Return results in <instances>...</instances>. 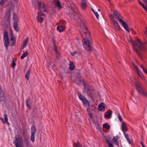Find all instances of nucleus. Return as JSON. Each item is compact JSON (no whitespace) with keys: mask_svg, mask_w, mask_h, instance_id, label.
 Masks as SVG:
<instances>
[{"mask_svg":"<svg viewBox=\"0 0 147 147\" xmlns=\"http://www.w3.org/2000/svg\"><path fill=\"white\" fill-rule=\"evenodd\" d=\"M7 0H1L0 1V5L1 6H3Z\"/></svg>","mask_w":147,"mask_h":147,"instance_id":"obj_33","label":"nucleus"},{"mask_svg":"<svg viewBox=\"0 0 147 147\" xmlns=\"http://www.w3.org/2000/svg\"><path fill=\"white\" fill-rule=\"evenodd\" d=\"M78 97L79 99L82 101L84 99L86 98L85 96H83V95L81 94H78Z\"/></svg>","mask_w":147,"mask_h":147,"instance_id":"obj_30","label":"nucleus"},{"mask_svg":"<svg viewBox=\"0 0 147 147\" xmlns=\"http://www.w3.org/2000/svg\"><path fill=\"white\" fill-rule=\"evenodd\" d=\"M109 18H110V19H111V20L112 22L113 21V20H115L114 19L113 16L111 15L109 16Z\"/></svg>","mask_w":147,"mask_h":147,"instance_id":"obj_41","label":"nucleus"},{"mask_svg":"<svg viewBox=\"0 0 147 147\" xmlns=\"http://www.w3.org/2000/svg\"><path fill=\"white\" fill-rule=\"evenodd\" d=\"M82 31L84 34H81V35L83 38V47L86 50L91 51L92 50V46L91 42L88 40L89 38L90 37V33L88 31L86 27H85Z\"/></svg>","mask_w":147,"mask_h":147,"instance_id":"obj_1","label":"nucleus"},{"mask_svg":"<svg viewBox=\"0 0 147 147\" xmlns=\"http://www.w3.org/2000/svg\"><path fill=\"white\" fill-rule=\"evenodd\" d=\"M65 27L63 26H59L57 27V30L59 32H63L65 29Z\"/></svg>","mask_w":147,"mask_h":147,"instance_id":"obj_16","label":"nucleus"},{"mask_svg":"<svg viewBox=\"0 0 147 147\" xmlns=\"http://www.w3.org/2000/svg\"><path fill=\"white\" fill-rule=\"evenodd\" d=\"M13 27L15 30L16 31H18L19 30V28L18 27V22L16 21H15L13 24Z\"/></svg>","mask_w":147,"mask_h":147,"instance_id":"obj_17","label":"nucleus"},{"mask_svg":"<svg viewBox=\"0 0 147 147\" xmlns=\"http://www.w3.org/2000/svg\"><path fill=\"white\" fill-rule=\"evenodd\" d=\"M31 134H35L36 131V129L35 126L34 125H32L31 127Z\"/></svg>","mask_w":147,"mask_h":147,"instance_id":"obj_24","label":"nucleus"},{"mask_svg":"<svg viewBox=\"0 0 147 147\" xmlns=\"http://www.w3.org/2000/svg\"><path fill=\"white\" fill-rule=\"evenodd\" d=\"M28 39L29 37H27L26 39L24 41L23 43V47L22 48V49H24L26 46L27 45V43L28 40Z\"/></svg>","mask_w":147,"mask_h":147,"instance_id":"obj_25","label":"nucleus"},{"mask_svg":"<svg viewBox=\"0 0 147 147\" xmlns=\"http://www.w3.org/2000/svg\"><path fill=\"white\" fill-rule=\"evenodd\" d=\"M123 133L125 136V138L127 140L128 143L131 144V143L130 139L128 134H126L124 131H123Z\"/></svg>","mask_w":147,"mask_h":147,"instance_id":"obj_14","label":"nucleus"},{"mask_svg":"<svg viewBox=\"0 0 147 147\" xmlns=\"http://www.w3.org/2000/svg\"><path fill=\"white\" fill-rule=\"evenodd\" d=\"M1 89V88L0 87V90Z\"/></svg>","mask_w":147,"mask_h":147,"instance_id":"obj_57","label":"nucleus"},{"mask_svg":"<svg viewBox=\"0 0 147 147\" xmlns=\"http://www.w3.org/2000/svg\"><path fill=\"white\" fill-rule=\"evenodd\" d=\"M138 2L142 6V5H144L140 1V0L138 1Z\"/></svg>","mask_w":147,"mask_h":147,"instance_id":"obj_45","label":"nucleus"},{"mask_svg":"<svg viewBox=\"0 0 147 147\" xmlns=\"http://www.w3.org/2000/svg\"><path fill=\"white\" fill-rule=\"evenodd\" d=\"M103 127L107 129H110V126L108 125L107 124L105 123L103 125Z\"/></svg>","mask_w":147,"mask_h":147,"instance_id":"obj_37","label":"nucleus"},{"mask_svg":"<svg viewBox=\"0 0 147 147\" xmlns=\"http://www.w3.org/2000/svg\"><path fill=\"white\" fill-rule=\"evenodd\" d=\"M13 19H14V20H16V14L15 13H14L13 14Z\"/></svg>","mask_w":147,"mask_h":147,"instance_id":"obj_42","label":"nucleus"},{"mask_svg":"<svg viewBox=\"0 0 147 147\" xmlns=\"http://www.w3.org/2000/svg\"><path fill=\"white\" fill-rule=\"evenodd\" d=\"M112 22L113 23V25L114 26L115 29L117 30H119L120 29V27L119 26L118 22L115 20H113Z\"/></svg>","mask_w":147,"mask_h":147,"instance_id":"obj_10","label":"nucleus"},{"mask_svg":"<svg viewBox=\"0 0 147 147\" xmlns=\"http://www.w3.org/2000/svg\"><path fill=\"white\" fill-rule=\"evenodd\" d=\"M106 142L108 145V147H114L113 144L110 142L109 140L107 139Z\"/></svg>","mask_w":147,"mask_h":147,"instance_id":"obj_26","label":"nucleus"},{"mask_svg":"<svg viewBox=\"0 0 147 147\" xmlns=\"http://www.w3.org/2000/svg\"><path fill=\"white\" fill-rule=\"evenodd\" d=\"M109 1H110V0H107Z\"/></svg>","mask_w":147,"mask_h":147,"instance_id":"obj_54","label":"nucleus"},{"mask_svg":"<svg viewBox=\"0 0 147 147\" xmlns=\"http://www.w3.org/2000/svg\"><path fill=\"white\" fill-rule=\"evenodd\" d=\"M92 9V11L94 12H94H95V11H94V10L93 9Z\"/></svg>","mask_w":147,"mask_h":147,"instance_id":"obj_49","label":"nucleus"},{"mask_svg":"<svg viewBox=\"0 0 147 147\" xmlns=\"http://www.w3.org/2000/svg\"><path fill=\"white\" fill-rule=\"evenodd\" d=\"M142 147H146L145 146H144H144H143Z\"/></svg>","mask_w":147,"mask_h":147,"instance_id":"obj_52","label":"nucleus"},{"mask_svg":"<svg viewBox=\"0 0 147 147\" xmlns=\"http://www.w3.org/2000/svg\"><path fill=\"white\" fill-rule=\"evenodd\" d=\"M14 143L16 147H19L23 146L22 139L20 137H18L16 138Z\"/></svg>","mask_w":147,"mask_h":147,"instance_id":"obj_6","label":"nucleus"},{"mask_svg":"<svg viewBox=\"0 0 147 147\" xmlns=\"http://www.w3.org/2000/svg\"><path fill=\"white\" fill-rule=\"evenodd\" d=\"M0 120H2V122L3 123H5V122L4 121V119L3 118L0 117Z\"/></svg>","mask_w":147,"mask_h":147,"instance_id":"obj_43","label":"nucleus"},{"mask_svg":"<svg viewBox=\"0 0 147 147\" xmlns=\"http://www.w3.org/2000/svg\"><path fill=\"white\" fill-rule=\"evenodd\" d=\"M140 67L142 68L143 71L147 74V70L144 68L143 65H140Z\"/></svg>","mask_w":147,"mask_h":147,"instance_id":"obj_36","label":"nucleus"},{"mask_svg":"<svg viewBox=\"0 0 147 147\" xmlns=\"http://www.w3.org/2000/svg\"><path fill=\"white\" fill-rule=\"evenodd\" d=\"M87 111L88 113H89V112L90 111V110L89 109H88H88H87Z\"/></svg>","mask_w":147,"mask_h":147,"instance_id":"obj_48","label":"nucleus"},{"mask_svg":"<svg viewBox=\"0 0 147 147\" xmlns=\"http://www.w3.org/2000/svg\"><path fill=\"white\" fill-rule=\"evenodd\" d=\"M138 0V1H140V0Z\"/></svg>","mask_w":147,"mask_h":147,"instance_id":"obj_58","label":"nucleus"},{"mask_svg":"<svg viewBox=\"0 0 147 147\" xmlns=\"http://www.w3.org/2000/svg\"><path fill=\"white\" fill-rule=\"evenodd\" d=\"M26 147H29V143L28 142H27V144L26 146Z\"/></svg>","mask_w":147,"mask_h":147,"instance_id":"obj_46","label":"nucleus"},{"mask_svg":"<svg viewBox=\"0 0 147 147\" xmlns=\"http://www.w3.org/2000/svg\"><path fill=\"white\" fill-rule=\"evenodd\" d=\"M134 67L136 70L138 75L144 81H146L145 79L144 78V76L142 74L140 70L138 69L137 66L135 65H134Z\"/></svg>","mask_w":147,"mask_h":147,"instance_id":"obj_9","label":"nucleus"},{"mask_svg":"<svg viewBox=\"0 0 147 147\" xmlns=\"http://www.w3.org/2000/svg\"><path fill=\"white\" fill-rule=\"evenodd\" d=\"M30 101V99H27L26 100V106L28 107V108L30 109V105H29L28 102Z\"/></svg>","mask_w":147,"mask_h":147,"instance_id":"obj_34","label":"nucleus"},{"mask_svg":"<svg viewBox=\"0 0 147 147\" xmlns=\"http://www.w3.org/2000/svg\"><path fill=\"white\" fill-rule=\"evenodd\" d=\"M86 3L87 2L85 1H84L81 3V7L82 9L84 10L86 9L87 6Z\"/></svg>","mask_w":147,"mask_h":147,"instance_id":"obj_19","label":"nucleus"},{"mask_svg":"<svg viewBox=\"0 0 147 147\" xmlns=\"http://www.w3.org/2000/svg\"><path fill=\"white\" fill-rule=\"evenodd\" d=\"M4 44L6 49H8V46L9 45V40L8 37V32L6 31L3 33Z\"/></svg>","mask_w":147,"mask_h":147,"instance_id":"obj_5","label":"nucleus"},{"mask_svg":"<svg viewBox=\"0 0 147 147\" xmlns=\"http://www.w3.org/2000/svg\"><path fill=\"white\" fill-rule=\"evenodd\" d=\"M121 127L122 130H123V131H127V129L126 127V125L125 123L124 122L122 123V124Z\"/></svg>","mask_w":147,"mask_h":147,"instance_id":"obj_28","label":"nucleus"},{"mask_svg":"<svg viewBox=\"0 0 147 147\" xmlns=\"http://www.w3.org/2000/svg\"><path fill=\"white\" fill-rule=\"evenodd\" d=\"M19 147H23V146H21Z\"/></svg>","mask_w":147,"mask_h":147,"instance_id":"obj_55","label":"nucleus"},{"mask_svg":"<svg viewBox=\"0 0 147 147\" xmlns=\"http://www.w3.org/2000/svg\"><path fill=\"white\" fill-rule=\"evenodd\" d=\"M35 134H31V140L32 142H34L35 140Z\"/></svg>","mask_w":147,"mask_h":147,"instance_id":"obj_35","label":"nucleus"},{"mask_svg":"<svg viewBox=\"0 0 147 147\" xmlns=\"http://www.w3.org/2000/svg\"><path fill=\"white\" fill-rule=\"evenodd\" d=\"M131 84L133 85H134L136 86V89L138 92L139 93L140 95L147 96V93L146 92L143 90V86L140 82H138L135 83L132 81H131Z\"/></svg>","mask_w":147,"mask_h":147,"instance_id":"obj_3","label":"nucleus"},{"mask_svg":"<svg viewBox=\"0 0 147 147\" xmlns=\"http://www.w3.org/2000/svg\"><path fill=\"white\" fill-rule=\"evenodd\" d=\"M30 147H32V146L31 145H30Z\"/></svg>","mask_w":147,"mask_h":147,"instance_id":"obj_53","label":"nucleus"},{"mask_svg":"<svg viewBox=\"0 0 147 147\" xmlns=\"http://www.w3.org/2000/svg\"><path fill=\"white\" fill-rule=\"evenodd\" d=\"M94 14L96 16L97 19L98 20L99 15V14H98V13L97 12H94Z\"/></svg>","mask_w":147,"mask_h":147,"instance_id":"obj_40","label":"nucleus"},{"mask_svg":"<svg viewBox=\"0 0 147 147\" xmlns=\"http://www.w3.org/2000/svg\"><path fill=\"white\" fill-rule=\"evenodd\" d=\"M123 27L124 29L128 32H129L130 30L129 29L128 26L127 24L123 20H120V22Z\"/></svg>","mask_w":147,"mask_h":147,"instance_id":"obj_11","label":"nucleus"},{"mask_svg":"<svg viewBox=\"0 0 147 147\" xmlns=\"http://www.w3.org/2000/svg\"><path fill=\"white\" fill-rule=\"evenodd\" d=\"M111 142H114L115 144L118 146H119V142L118 141V136H117L115 137H114L113 139H112Z\"/></svg>","mask_w":147,"mask_h":147,"instance_id":"obj_15","label":"nucleus"},{"mask_svg":"<svg viewBox=\"0 0 147 147\" xmlns=\"http://www.w3.org/2000/svg\"><path fill=\"white\" fill-rule=\"evenodd\" d=\"M113 13L114 17L116 19H118L119 22H120V20H123L122 19L123 17L117 11H114L113 12Z\"/></svg>","mask_w":147,"mask_h":147,"instance_id":"obj_8","label":"nucleus"},{"mask_svg":"<svg viewBox=\"0 0 147 147\" xmlns=\"http://www.w3.org/2000/svg\"><path fill=\"white\" fill-rule=\"evenodd\" d=\"M45 14L40 11L38 13V16L36 17L37 19V22L40 23H42L43 20L44 18H41L40 16H45Z\"/></svg>","mask_w":147,"mask_h":147,"instance_id":"obj_7","label":"nucleus"},{"mask_svg":"<svg viewBox=\"0 0 147 147\" xmlns=\"http://www.w3.org/2000/svg\"><path fill=\"white\" fill-rule=\"evenodd\" d=\"M117 117L120 121H121L122 120V118L119 113H118L117 115Z\"/></svg>","mask_w":147,"mask_h":147,"instance_id":"obj_39","label":"nucleus"},{"mask_svg":"<svg viewBox=\"0 0 147 147\" xmlns=\"http://www.w3.org/2000/svg\"><path fill=\"white\" fill-rule=\"evenodd\" d=\"M35 8L43 12L46 11V9L45 5L42 2L36 1Z\"/></svg>","mask_w":147,"mask_h":147,"instance_id":"obj_4","label":"nucleus"},{"mask_svg":"<svg viewBox=\"0 0 147 147\" xmlns=\"http://www.w3.org/2000/svg\"><path fill=\"white\" fill-rule=\"evenodd\" d=\"M5 100V96L2 89L0 90V101L1 102L4 101Z\"/></svg>","mask_w":147,"mask_h":147,"instance_id":"obj_12","label":"nucleus"},{"mask_svg":"<svg viewBox=\"0 0 147 147\" xmlns=\"http://www.w3.org/2000/svg\"><path fill=\"white\" fill-rule=\"evenodd\" d=\"M112 114V112L110 111L108 112H106L105 115V117L106 119L110 118Z\"/></svg>","mask_w":147,"mask_h":147,"instance_id":"obj_18","label":"nucleus"},{"mask_svg":"<svg viewBox=\"0 0 147 147\" xmlns=\"http://www.w3.org/2000/svg\"><path fill=\"white\" fill-rule=\"evenodd\" d=\"M30 69H29L27 71L25 76V77L28 81L29 80V75L30 74Z\"/></svg>","mask_w":147,"mask_h":147,"instance_id":"obj_22","label":"nucleus"},{"mask_svg":"<svg viewBox=\"0 0 147 147\" xmlns=\"http://www.w3.org/2000/svg\"><path fill=\"white\" fill-rule=\"evenodd\" d=\"M142 7L147 11V8L144 6V5H142Z\"/></svg>","mask_w":147,"mask_h":147,"instance_id":"obj_44","label":"nucleus"},{"mask_svg":"<svg viewBox=\"0 0 147 147\" xmlns=\"http://www.w3.org/2000/svg\"><path fill=\"white\" fill-rule=\"evenodd\" d=\"M87 90L88 91H89V90H90L89 88H87Z\"/></svg>","mask_w":147,"mask_h":147,"instance_id":"obj_50","label":"nucleus"},{"mask_svg":"<svg viewBox=\"0 0 147 147\" xmlns=\"http://www.w3.org/2000/svg\"><path fill=\"white\" fill-rule=\"evenodd\" d=\"M130 41L133 45V48L134 50L136 52L138 56L142 59V55L139 53L137 47H138L140 50L143 51L144 49V45L139 39H137L135 41H134L131 39L130 40Z\"/></svg>","mask_w":147,"mask_h":147,"instance_id":"obj_2","label":"nucleus"},{"mask_svg":"<svg viewBox=\"0 0 147 147\" xmlns=\"http://www.w3.org/2000/svg\"><path fill=\"white\" fill-rule=\"evenodd\" d=\"M140 144H142V146H143L144 145L143 144V143L142 142H141Z\"/></svg>","mask_w":147,"mask_h":147,"instance_id":"obj_47","label":"nucleus"},{"mask_svg":"<svg viewBox=\"0 0 147 147\" xmlns=\"http://www.w3.org/2000/svg\"><path fill=\"white\" fill-rule=\"evenodd\" d=\"M55 3L57 7H59L60 9L62 8V6H61V3L59 1H57L55 2Z\"/></svg>","mask_w":147,"mask_h":147,"instance_id":"obj_27","label":"nucleus"},{"mask_svg":"<svg viewBox=\"0 0 147 147\" xmlns=\"http://www.w3.org/2000/svg\"><path fill=\"white\" fill-rule=\"evenodd\" d=\"M100 9H98V11H100Z\"/></svg>","mask_w":147,"mask_h":147,"instance_id":"obj_51","label":"nucleus"},{"mask_svg":"<svg viewBox=\"0 0 147 147\" xmlns=\"http://www.w3.org/2000/svg\"><path fill=\"white\" fill-rule=\"evenodd\" d=\"M73 146V147H82V145L79 141H78L76 143H74Z\"/></svg>","mask_w":147,"mask_h":147,"instance_id":"obj_23","label":"nucleus"},{"mask_svg":"<svg viewBox=\"0 0 147 147\" xmlns=\"http://www.w3.org/2000/svg\"><path fill=\"white\" fill-rule=\"evenodd\" d=\"M76 52H75L74 53V54H75L76 53Z\"/></svg>","mask_w":147,"mask_h":147,"instance_id":"obj_56","label":"nucleus"},{"mask_svg":"<svg viewBox=\"0 0 147 147\" xmlns=\"http://www.w3.org/2000/svg\"><path fill=\"white\" fill-rule=\"evenodd\" d=\"M16 64L15 62V61L14 60H13L12 61V65L13 66V69H14L16 65Z\"/></svg>","mask_w":147,"mask_h":147,"instance_id":"obj_38","label":"nucleus"},{"mask_svg":"<svg viewBox=\"0 0 147 147\" xmlns=\"http://www.w3.org/2000/svg\"><path fill=\"white\" fill-rule=\"evenodd\" d=\"M98 109L99 111H104L105 110V106L104 103H101L99 105L98 108Z\"/></svg>","mask_w":147,"mask_h":147,"instance_id":"obj_13","label":"nucleus"},{"mask_svg":"<svg viewBox=\"0 0 147 147\" xmlns=\"http://www.w3.org/2000/svg\"><path fill=\"white\" fill-rule=\"evenodd\" d=\"M11 36L12 37L10 38V40L12 42L11 46H13L15 45L16 44V40L14 39V37L11 34Z\"/></svg>","mask_w":147,"mask_h":147,"instance_id":"obj_21","label":"nucleus"},{"mask_svg":"<svg viewBox=\"0 0 147 147\" xmlns=\"http://www.w3.org/2000/svg\"><path fill=\"white\" fill-rule=\"evenodd\" d=\"M84 105H88V106L90 105V103L88 101L86 100V98L82 101Z\"/></svg>","mask_w":147,"mask_h":147,"instance_id":"obj_31","label":"nucleus"},{"mask_svg":"<svg viewBox=\"0 0 147 147\" xmlns=\"http://www.w3.org/2000/svg\"><path fill=\"white\" fill-rule=\"evenodd\" d=\"M4 117L5 121V122L7 123V124L9 125V123L8 121V119L7 115L6 114H5L4 115Z\"/></svg>","mask_w":147,"mask_h":147,"instance_id":"obj_32","label":"nucleus"},{"mask_svg":"<svg viewBox=\"0 0 147 147\" xmlns=\"http://www.w3.org/2000/svg\"><path fill=\"white\" fill-rule=\"evenodd\" d=\"M28 55V53L27 52H26L23 53L21 57V59H23L24 57H27Z\"/></svg>","mask_w":147,"mask_h":147,"instance_id":"obj_29","label":"nucleus"},{"mask_svg":"<svg viewBox=\"0 0 147 147\" xmlns=\"http://www.w3.org/2000/svg\"><path fill=\"white\" fill-rule=\"evenodd\" d=\"M69 69L71 70H73L75 68V65L74 63L72 61H70L69 64Z\"/></svg>","mask_w":147,"mask_h":147,"instance_id":"obj_20","label":"nucleus"}]
</instances>
